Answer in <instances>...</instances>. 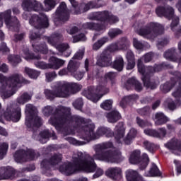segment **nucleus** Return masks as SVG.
I'll list each match as a JSON object with an SVG mask.
<instances>
[{"label": "nucleus", "mask_w": 181, "mask_h": 181, "mask_svg": "<svg viewBox=\"0 0 181 181\" xmlns=\"http://www.w3.org/2000/svg\"><path fill=\"white\" fill-rule=\"evenodd\" d=\"M71 119L82 127L80 132L81 138L88 142L92 141V139H98L103 135H105L107 138H111L114 135L117 142H120L121 139L125 136V127H124V123L122 122H119L116 125L115 134L111 131V129L107 127H99L95 134L94 129L95 126L94 124L91 122H86L80 116L71 117L70 108L69 107H60L57 110V112L52 115L49 123L55 127V128H57L69 124Z\"/></svg>", "instance_id": "obj_1"}, {"label": "nucleus", "mask_w": 181, "mask_h": 181, "mask_svg": "<svg viewBox=\"0 0 181 181\" xmlns=\"http://www.w3.org/2000/svg\"><path fill=\"white\" fill-rule=\"evenodd\" d=\"M112 143L105 142L95 146L94 150L95 153L93 158L86 153L77 152L72 158L71 163H66L59 167V172L64 175L69 176L73 175L76 170H84L87 173H91L97 169V165L94 162L95 160H102V162H107V163H119L125 159L119 151H105V149L112 148Z\"/></svg>", "instance_id": "obj_2"}, {"label": "nucleus", "mask_w": 181, "mask_h": 181, "mask_svg": "<svg viewBox=\"0 0 181 181\" xmlns=\"http://www.w3.org/2000/svg\"><path fill=\"white\" fill-rule=\"evenodd\" d=\"M152 57H153V54L147 53L142 58H140L137 61V67L139 72L142 74L141 80H143V83L146 87V88H150V90H155L158 87V83H152L149 81V76L156 73V71H160L163 69H166L168 67H172L170 65L166 64V63H163L160 65H156L155 67L148 66L145 67L144 65V62H142V59H144L145 63H148L152 60Z\"/></svg>", "instance_id": "obj_3"}, {"label": "nucleus", "mask_w": 181, "mask_h": 181, "mask_svg": "<svg viewBox=\"0 0 181 181\" xmlns=\"http://www.w3.org/2000/svg\"><path fill=\"white\" fill-rule=\"evenodd\" d=\"M81 88H83V86L77 83L57 81L52 86L53 90L45 89L44 94L48 100H54L56 97L66 98L71 94L78 93Z\"/></svg>", "instance_id": "obj_4"}, {"label": "nucleus", "mask_w": 181, "mask_h": 181, "mask_svg": "<svg viewBox=\"0 0 181 181\" xmlns=\"http://www.w3.org/2000/svg\"><path fill=\"white\" fill-rule=\"evenodd\" d=\"M117 74L114 72H109L98 80L96 87L90 86L87 90L83 92V95L93 103L100 101L101 98L105 94L110 93V89L107 87L108 80H114Z\"/></svg>", "instance_id": "obj_5"}, {"label": "nucleus", "mask_w": 181, "mask_h": 181, "mask_svg": "<svg viewBox=\"0 0 181 181\" xmlns=\"http://www.w3.org/2000/svg\"><path fill=\"white\" fill-rule=\"evenodd\" d=\"M22 83H25L23 76L20 74H14L9 78L0 74V93L3 98L12 97Z\"/></svg>", "instance_id": "obj_6"}, {"label": "nucleus", "mask_w": 181, "mask_h": 181, "mask_svg": "<svg viewBox=\"0 0 181 181\" xmlns=\"http://www.w3.org/2000/svg\"><path fill=\"white\" fill-rule=\"evenodd\" d=\"M134 28L139 36L150 40L163 33V26L158 23H150L145 25L144 21H139L134 23Z\"/></svg>", "instance_id": "obj_7"}, {"label": "nucleus", "mask_w": 181, "mask_h": 181, "mask_svg": "<svg viewBox=\"0 0 181 181\" xmlns=\"http://www.w3.org/2000/svg\"><path fill=\"white\" fill-rule=\"evenodd\" d=\"M175 76L176 77L175 78V80H176L177 82H175V85H173V82H167L165 84L161 85L160 87V90L163 93H169L173 87H175L176 88V90L173 93V97L177 98L176 103H175L171 98H168L165 102V105L168 107L169 110H175L176 107L181 104L180 100L178 99L181 97V74L180 72H176Z\"/></svg>", "instance_id": "obj_8"}, {"label": "nucleus", "mask_w": 181, "mask_h": 181, "mask_svg": "<svg viewBox=\"0 0 181 181\" xmlns=\"http://www.w3.org/2000/svg\"><path fill=\"white\" fill-rule=\"evenodd\" d=\"M30 25L34 26L35 29L30 33V40H36L40 37V34L37 33V29H42L43 28H47L49 26V19L45 14L33 15L29 21Z\"/></svg>", "instance_id": "obj_9"}, {"label": "nucleus", "mask_w": 181, "mask_h": 181, "mask_svg": "<svg viewBox=\"0 0 181 181\" xmlns=\"http://www.w3.org/2000/svg\"><path fill=\"white\" fill-rule=\"evenodd\" d=\"M25 125L28 128H39L42 124V119L37 116V109L32 104L25 105Z\"/></svg>", "instance_id": "obj_10"}, {"label": "nucleus", "mask_w": 181, "mask_h": 181, "mask_svg": "<svg viewBox=\"0 0 181 181\" xmlns=\"http://www.w3.org/2000/svg\"><path fill=\"white\" fill-rule=\"evenodd\" d=\"M62 37V34L60 33H54L52 34L50 37H44V40H47V42L51 45V46H54L58 50V56H65V57H69L71 54V51H70L69 47V44L62 43L57 45V40Z\"/></svg>", "instance_id": "obj_11"}, {"label": "nucleus", "mask_w": 181, "mask_h": 181, "mask_svg": "<svg viewBox=\"0 0 181 181\" xmlns=\"http://www.w3.org/2000/svg\"><path fill=\"white\" fill-rule=\"evenodd\" d=\"M12 11L7 10L4 12L0 13V28H2L4 25V21L5 22L7 28L8 29H12V28H19V21L18 18L11 17ZM0 39L4 40L5 39L4 33L0 30Z\"/></svg>", "instance_id": "obj_12"}, {"label": "nucleus", "mask_w": 181, "mask_h": 181, "mask_svg": "<svg viewBox=\"0 0 181 181\" xmlns=\"http://www.w3.org/2000/svg\"><path fill=\"white\" fill-rule=\"evenodd\" d=\"M13 156L17 163H23V162H28L29 160H36L40 156V154L34 150L28 149L27 151H17Z\"/></svg>", "instance_id": "obj_13"}, {"label": "nucleus", "mask_w": 181, "mask_h": 181, "mask_svg": "<svg viewBox=\"0 0 181 181\" xmlns=\"http://www.w3.org/2000/svg\"><path fill=\"white\" fill-rule=\"evenodd\" d=\"M129 161L132 165H139L140 169L144 170L149 163V157L146 153H144L141 157V151L135 150L131 153Z\"/></svg>", "instance_id": "obj_14"}, {"label": "nucleus", "mask_w": 181, "mask_h": 181, "mask_svg": "<svg viewBox=\"0 0 181 181\" xmlns=\"http://www.w3.org/2000/svg\"><path fill=\"white\" fill-rule=\"evenodd\" d=\"M156 12L158 16H165L168 19H173V22L171 23L172 30H175V29L177 28V25L179 24V17L175 16L174 15L175 11L172 7L170 6H168L166 8L158 7L156 10Z\"/></svg>", "instance_id": "obj_15"}, {"label": "nucleus", "mask_w": 181, "mask_h": 181, "mask_svg": "<svg viewBox=\"0 0 181 181\" xmlns=\"http://www.w3.org/2000/svg\"><path fill=\"white\" fill-rule=\"evenodd\" d=\"M69 13H70V12L69 10H67V6H66V3H61L54 16V24L57 26L63 25L64 23L66 22V21H69Z\"/></svg>", "instance_id": "obj_16"}, {"label": "nucleus", "mask_w": 181, "mask_h": 181, "mask_svg": "<svg viewBox=\"0 0 181 181\" xmlns=\"http://www.w3.org/2000/svg\"><path fill=\"white\" fill-rule=\"evenodd\" d=\"M25 12L23 14V19H28L30 12H37L42 9V4L36 0H23L21 5Z\"/></svg>", "instance_id": "obj_17"}, {"label": "nucleus", "mask_w": 181, "mask_h": 181, "mask_svg": "<svg viewBox=\"0 0 181 181\" xmlns=\"http://www.w3.org/2000/svg\"><path fill=\"white\" fill-rule=\"evenodd\" d=\"M69 2L74 8L72 11L74 15H80V13L87 12V11H90V9H93V8H100V6H101L94 4L93 1H90L88 4H81L79 6L77 3V0H69Z\"/></svg>", "instance_id": "obj_18"}, {"label": "nucleus", "mask_w": 181, "mask_h": 181, "mask_svg": "<svg viewBox=\"0 0 181 181\" xmlns=\"http://www.w3.org/2000/svg\"><path fill=\"white\" fill-rule=\"evenodd\" d=\"M89 19L101 21L102 22H108L109 23H115L116 22H118V18L111 15L108 11L93 13L89 16Z\"/></svg>", "instance_id": "obj_19"}, {"label": "nucleus", "mask_w": 181, "mask_h": 181, "mask_svg": "<svg viewBox=\"0 0 181 181\" xmlns=\"http://www.w3.org/2000/svg\"><path fill=\"white\" fill-rule=\"evenodd\" d=\"M4 117L7 121L18 122L21 117V109L20 107L15 108L12 105H9L7 106Z\"/></svg>", "instance_id": "obj_20"}, {"label": "nucleus", "mask_w": 181, "mask_h": 181, "mask_svg": "<svg viewBox=\"0 0 181 181\" xmlns=\"http://www.w3.org/2000/svg\"><path fill=\"white\" fill-rule=\"evenodd\" d=\"M80 67V62H73V60H70L68 64V71L72 74V76L80 81L83 77H84V72L77 71V69Z\"/></svg>", "instance_id": "obj_21"}, {"label": "nucleus", "mask_w": 181, "mask_h": 181, "mask_svg": "<svg viewBox=\"0 0 181 181\" xmlns=\"http://www.w3.org/2000/svg\"><path fill=\"white\" fill-rule=\"evenodd\" d=\"M62 162V154H54L49 160L44 159L41 163V168L44 170L46 169H49L50 166H55V168L57 167V165H59Z\"/></svg>", "instance_id": "obj_22"}, {"label": "nucleus", "mask_w": 181, "mask_h": 181, "mask_svg": "<svg viewBox=\"0 0 181 181\" xmlns=\"http://www.w3.org/2000/svg\"><path fill=\"white\" fill-rule=\"evenodd\" d=\"M129 46L128 40L126 38H122L117 42L110 45L105 51L108 52V53H114V52H117V50H125L128 49Z\"/></svg>", "instance_id": "obj_23"}, {"label": "nucleus", "mask_w": 181, "mask_h": 181, "mask_svg": "<svg viewBox=\"0 0 181 181\" xmlns=\"http://www.w3.org/2000/svg\"><path fill=\"white\" fill-rule=\"evenodd\" d=\"M165 148L175 153V155H181V141L177 139H173L168 143L165 144Z\"/></svg>", "instance_id": "obj_24"}, {"label": "nucleus", "mask_w": 181, "mask_h": 181, "mask_svg": "<svg viewBox=\"0 0 181 181\" xmlns=\"http://www.w3.org/2000/svg\"><path fill=\"white\" fill-rule=\"evenodd\" d=\"M111 62H112V57L108 51L105 50L103 52L100 57L98 59V64L102 67H105V66H110V64H111Z\"/></svg>", "instance_id": "obj_25"}, {"label": "nucleus", "mask_w": 181, "mask_h": 181, "mask_svg": "<svg viewBox=\"0 0 181 181\" xmlns=\"http://www.w3.org/2000/svg\"><path fill=\"white\" fill-rule=\"evenodd\" d=\"M49 69H53V70H59L60 67H63L64 66L66 61L60 58L51 57L49 59Z\"/></svg>", "instance_id": "obj_26"}, {"label": "nucleus", "mask_w": 181, "mask_h": 181, "mask_svg": "<svg viewBox=\"0 0 181 181\" xmlns=\"http://www.w3.org/2000/svg\"><path fill=\"white\" fill-rule=\"evenodd\" d=\"M134 87L136 91H142V84L135 78H129L125 84V88L127 90H132Z\"/></svg>", "instance_id": "obj_27"}, {"label": "nucleus", "mask_w": 181, "mask_h": 181, "mask_svg": "<svg viewBox=\"0 0 181 181\" xmlns=\"http://www.w3.org/2000/svg\"><path fill=\"white\" fill-rule=\"evenodd\" d=\"M105 175L108 176V177H111V179L117 180L118 177H121L122 170L119 167L110 168L105 172Z\"/></svg>", "instance_id": "obj_28"}, {"label": "nucleus", "mask_w": 181, "mask_h": 181, "mask_svg": "<svg viewBox=\"0 0 181 181\" xmlns=\"http://www.w3.org/2000/svg\"><path fill=\"white\" fill-rule=\"evenodd\" d=\"M153 120L155 121V125L156 127H159L160 125H163L169 121V119L163 112H158L155 114L154 117L153 118Z\"/></svg>", "instance_id": "obj_29"}, {"label": "nucleus", "mask_w": 181, "mask_h": 181, "mask_svg": "<svg viewBox=\"0 0 181 181\" xmlns=\"http://www.w3.org/2000/svg\"><path fill=\"white\" fill-rule=\"evenodd\" d=\"M161 175L162 173L155 163H152L149 170L144 173V176L146 177H156L158 176H160Z\"/></svg>", "instance_id": "obj_30"}, {"label": "nucleus", "mask_w": 181, "mask_h": 181, "mask_svg": "<svg viewBox=\"0 0 181 181\" xmlns=\"http://www.w3.org/2000/svg\"><path fill=\"white\" fill-rule=\"evenodd\" d=\"M126 177L128 181H144L142 176L134 170H128L126 172Z\"/></svg>", "instance_id": "obj_31"}, {"label": "nucleus", "mask_w": 181, "mask_h": 181, "mask_svg": "<svg viewBox=\"0 0 181 181\" xmlns=\"http://www.w3.org/2000/svg\"><path fill=\"white\" fill-rule=\"evenodd\" d=\"M138 132L136 129L132 128L127 133V136L123 139V142L125 145H131L132 141H134L136 136Z\"/></svg>", "instance_id": "obj_32"}, {"label": "nucleus", "mask_w": 181, "mask_h": 181, "mask_svg": "<svg viewBox=\"0 0 181 181\" xmlns=\"http://www.w3.org/2000/svg\"><path fill=\"white\" fill-rule=\"evenodd\" d=\"M85 29H90L96 30L97 32H104L105 30V25H100L95 23H86L83 25Z\"/></svg>", "instance_id": "obj_33"}, {"label": "nucleus", "mask_w": 181, "mask_h": 181, "mask_svg": "<svg viewBox=\"0 0 181 181\" xmlns=\"http://www.w3.org/2000/svg\"><path fill=\"white\" fill-rule=\"evenodd\" d=\"M106 118L107 119L108 122L114 124L117 122L119 118H121V115H119L118 111L113 110L106 114Z\"/></svg>", "instance_id": "obj_34"}, {"label": "nucleus", "mask_w": 181, "mask_h": 181, "mask_svg": "<svg viewBox=\"0 0 181 181\" xmlns=\"http://www.w3.org/2000/svg\"><path fill=\"white\" fill-rule=\"evenodd\" d=\"M32 100V95L28 93H23L20 96H18L16 99V103L18 105H25L26 103Z\"/></svg>", "instance_id": "obj_35"}, {"label": "nucleus", "mask_w": 181, "mask_h": 181, "mask_svg": "<svg viewBox=\"0 0 181 181\" xmlns=\"http://www.w3.org/2000/svg\"><path fill=\"white\" fill-rule=\"evenodd\" d=\"M113 69L117 70V71H122L124 69V58L121 55H118L115 57L112 64Z\"/></svg>", "instance_id": "obj_36"}, {"label": "nucleus", "mask_w": 181, "mask_h": 181, "mask_svg": "<svg viewBox=\"0 0 181 181\" xmlns=\"http://www.w3.org/2000/svg\"><path fill=\"white\" fill-rule=\"evenodd\" d=\"M33 47L34 49V52H39L42 54H47V53H49V49L47 48V45H46L45 43L40 44L39 45L33 44Z\"/></svg>", "instance_id": "obj_37"}, {"label": "nucleus", "mask_w": 181, "mask_h": 181, "mask_svg": "<svg viewBox=\"0 0 181 181\" xmlns=\"http://www.w3.org/2000/svg\"><path fill=\"white\" fill-rule=\"evenodd\" d=\"M175 54L176 52L175 51V49H171L165 52L164 57L165 59H167V60H171L172 62H179L180 63H181V59L179 60L177 59L175 57Z\"/></svg>", "instance_id": "obj_38"}, {"label": "nucleus", "mask_w": 181, "mask_h": 181, "mask_svg": "<svg viewBox=\"0 0 181 181\" xmlns=\"http://www.w3.org/2000/svg\"><path fill=\"white\" fill-rule=\"evenodd\" d=\"M21 55L22 56V57L25 59V60H39V59H40V56H35L29 53V49L28 48L23 50Z\"/></svg>", "instance_id": "obj_39"}, {"label": "nucleus", "mask_w": 181, "mask_h": 181, "mask_svg": "<svg viewBox=\"0 0 181 181\" xmlns=\"http://www.w3.org/2000/svg\"><path fill=\"white\" fill-rule=\"evenodd\" d=\"M49 138H50V133H49V130H45L40 133L37 139H38L41 144H46Z\"/></svg>", "instance_id": "obj_40"}, {"label": "nucleus", "mask_w": 181, "mask_h": 181, "mask_svg": "<svg viewBox=\"0 0 181 181\" xmlns=\"http://www.w3.org/2000/svg\"><path fill=\"white\" fill-rule=\"evenodd\" d=\"M44 4L45 6V11L49 12V11L54 9L56 5H57V1L56 0H44Z\"/></svg>", "instance_id": "obj_41"}, {"label": "nucleus", "mask_w": 181, "mask_h": 181, "mask_svg": "<svg viewBox=\"0 0 181 181\" xmlns=\"http://www.w3.org/2000/svg\"><path fill=\"white\" fill-rule=\"evenodd\" d=\"M25 72L29 76L30 78L36 79L39 76H40V72L36 70L25 67Z\"/></svg>", "instance_id": "obj_42"}, {"label": "nucleus", "mask_w": 181, "mask_h": 181, "mask_svg": "<svg viewBox=\"0 0 181 181\" xmlns=\"http://www.w3.org/2000/svg\"><path fill=\"white\" fill-rule=\"evenodd\" d=\"M108 35L110 37L114 39V37H117V36H119V35H122V30L119 28H112L109 30Z\"/></svg>", "instance_id": "obj_43"}, {"label": "nucleus", "mask_w": 181, "mask_h": 181, "mask_svg": "<svg viewBox=\"0 0 181 181\" xmlns=\"http://www.w3.org/2000/svg\"><path fill=\"white\" fill-rule=\"evenodd\" d=\"M112 103L113 101L111 99L105 100L101 105L100 107L103 110H105L106 111H110L111 108H112Z\"/></svg>", "instance_id": "obj_44"}, {"label": "nucleus", "mask_w": 181, "mask_h": 181, "mask_svg": "<svg viewBox=\"0 0 181 181\" xmlns=\"http://www.w3.org/2000/svg\"><path fill=\"white\" fill-rule=\"evenodd\" d=\"M107 42H108V38L107 37L101 38L93 45V50H98V49H100V47H101V46H103L105 43H107Z\"/></svg>", "instance_id": "obj_45"}, {"label": "nucleus", "mask_w": 181, "mask_h": 181, "mask_svg": "<svg viewBox=\"0 0 181 181\" xmlns=\"http://www.w3.org/2000/svg\"><path fill=\"white\" fill-rule=\"evenodd\" d=\"M16 176V170L13 168H11L5 173V175L0 179H13Z\"/></svg>", "instance_id": "obj_46"}, {"label": "nucleus", "mask_w": 181, "mask_h": 181, "mask_svg": "<svg viewBox=\"0 0 181 181\" xmlns=\"http://www.w3.org/2000/svg\"><path fill=\"white\" fill-rule=\"evenodd\" d=\"M8 62L13 65L16 66L18 63H21V57L19 56L10 55L8 57Z\"/></svg>", "instance_id": "obj_47"}, {"label": "nucleus", "mask_w": 181, "mask_h": 181, "mask_svg": "<svg viewBox=\"0 0 181 181\" xmlns=\"http://www.w3.org/2000/svg\"><path fill=\"white\" fill-rule=\"evenodd\" d=\"M166 129L165 127H161L156 130V138H165L166 136Z\"/></svg>", "instance_id": "obj_48"}, {"label": "nucleus", "mask_w": 181, "mask_h": 181, "mask_svg": "<svg viewBox=\"0 0 181 181\" xmlns=\"http://www.w3.org/2000/svg\"><path fill=\"white\" fill-rule=\"evenodd\" d=\"M133 100H134V95L126 96L124 98H123L122 100V101L119 103V105L122 108H124V107H126L127 104H128V102L132 101Z\"/></svg>", "instance_id": "obj_49"}, {"label": "nucleus", "mask_w": 181, "mask_h": 181, "mask_svg": "<svg viewBox=\"0 0 181 181\" xmlns=\"http://www.w3.org/2000/svg\"><path fill=\"white\" fill-rule=\"evenodd\" d=\"M83 56H84V51L81 50L76 52L71 60H72V62H76L78 63L77 60H81V59H83Z\"/></svg>", "instance_id": "obj_50"}, {"label": "nucleus", "mask_w": 181, "mask_h": 181, "mask_svg": "<svg viewBox=\"0 0 181 181\" xmlns=\"http://www.w3.org/2000/svg\"><path fill=\"white\" fill-rule=\"evenodd\" d=\"M45 77H46V81L50 82L53 81L56 77H57V74H56L55 71L53 72H48L45 74Z\"/></svg>", "instance_id": "obj_51"}, {"label": "nucleus", "mask_w": 181, "mask_h": 181, "mask_svg": "<svg viewBox=\"0 0 181 181\" xmlns=\"http://www.w3.org/2000/svg\"><path fill=\"white\" fill-rule=\"evenodd\" d=\"M133 45L137 50H142V49H144V44L136 38L133 39Z\"/></svg>", "instance_id": "obj_52"}, {"label": "nucleus", "mask_w": 181, "mask_h": 181, "mask_svg": "<svg viewBox=\"0 0 181 181\" xmlns=\"http://www.w3.org/2000/svg\"><path fill=\"white\" fill-rule=\"evenodd\" d=\"M144 145L146 149H147V151H148V152H153V149H155V144H153V143H151L148 141H145L144 142Z\"/></svg>", "instance_id": "obj_53"}, {"label": "nucleus", "mask_w": 181, "mask_h": 181, "mask_svg": "<svg viewBox=\"0 0 181 181\" xmlns=\"http://www.w3.org/2000/svg\"><path fill=\"white\" fill-rule=\"evenodd\" d=\"M35 65L36 66V67H37L38 69H42V70H45L46 69H50L49 66V64H46L43 62H35Z\"/></svg>", "instance_id": "obj_54"}, {"label": "nucleus", "mask_w": 181, "mask_h": 181, "mask_svg": "<svg viewBox=\"0 0 181 181\" xmlns=\"http://www.w3.org/2000/svg\"><path fill=\"white\" fill-rule=\"evenodd\" d=\"M42 112L45 117H49L53 112V107L52 106H46L43 108Z\"/></svg>", "instance_id": "obj_55"}, {"label": "nucleus", "mask_w": 181, "mask_h": 181, "mask_svg": "<svg viewBox=\"0 0 181 181\" xmlns=\"http://www.w3.org/2000/svg\"><path fill=\"white\" fill-rule=\"evenodd\" d=\"M8 144L4 143L0 146V156H4L6 153V151H8Z\"/></svg>", "instance_id": "obj_56"}, {"label": "nucleus", "mask_w": 181, "mask_h": 181, "mask_svg": "<svg viewBox=\"0 0 181 181\" xmlns=\"http://www.w3.org/2000/svg\"><path fill=\"white\" fill-rule=\"evenodd\" d=\"M74 107L76 110H81L83 108V99L78 98L74 103Z\"/></svg>", "instance_id": "obj_57"}, {"label": "nucleus", "mask_w": 181, "mask_h": 181, "mask_svg": "<svg viewBox=\"0 0 181 181\" xmlns=\"http://www.w3.org/2000/svg\"><path fill=\"white\" fill-rule=\"evenodd\" d=\"M144 134L148 136H153L154 138H156V130L155 129H144Z\"/></svg>", "instance_id": "obj_58"}, {"label": "nucleus", "mask_w": 181, "mask_h": 181, "mask_svg": "<svg viewBox=\"0 0 181 181\" xmlns=\"http://www.w3.org/2000/svg\"><path fill=\"white\" fill-rule=\"evenodd\" d=\"M136 123L139 127H141V128H145V127H148V125H149L148 122H145L139 117H136Z\"/></svg>", "instance_id": "obj_59"}, {"label": "nucleus", "mask_w": 181, "mask_h": 181, "mask_svg": "<svg viewBox=\"0 0 181 181\" xmlns=\"http://www.w3.org/2000/svg\"><path fill=\"white\" fill-rule=\"evenodd\" d=\"M86 40V35L84 34H80L78 35L74 36L73 42L74 43H77V42Z\"/></svg>", "instance_id": "obj_60"}, {"label": "nucleus", "mask_w": 181, "mask_h": 181, "mask_svg": "<svg viewBox=\"0 0 181 181\" xmlns=\"http://www.w3.org/2000/svg\"><path fill=\"white\" fill-rule=\"evenodd\" d=\"M126 59L127 62L135 61V55H134V52L131 50H128L126 54Z\"/></svg>", "instance_id": "obj_61"}, {"label": "nucleus", "mask_w": 181, "mask_h": 181, "mask_svg": "<svg viewBox=\"0 0 181 181\" xmlns=\"http://www.w3.org/2000/svg\"><path fill=\"white\" fill-rule=\"evenodd\" d=\"M104 175V170L100 168H96V172L93 175L94 179H97V177H100V176H103Z\"/></svg>", "instance_id": "obj_62"}, {"label": "nucleus", "mask_w": 181, "mask_h": 181, "mask_svg": "<svg viewBox=\"0 0 181 181\" xmlns=\"http://www.w3.org/2000/svg\"><path fill=\"white\" fill-rule=\"evenodd\" d=\"M68 141L69 142V144H71L72 145H83V144H81L80 141H77L76 139L73 138V137H69L68 138Z\"/></svg>", "instance_id": "obj_63"}, {"label": "nucleus", "mask_w": 181, "mask_h": 181, "mask_svg": "<svg viewBox=\"0 0 181 181\" xmlns=\"http://www.w3.org/2000/svg\"><path fill=\"white\" fill-rule=\"evenodd\" d=\"M0 52H2L3 53H9V49L5 42H3L1 45H0Z\"/></svg>", "instance_id": "obj_64"}]
</instances>
